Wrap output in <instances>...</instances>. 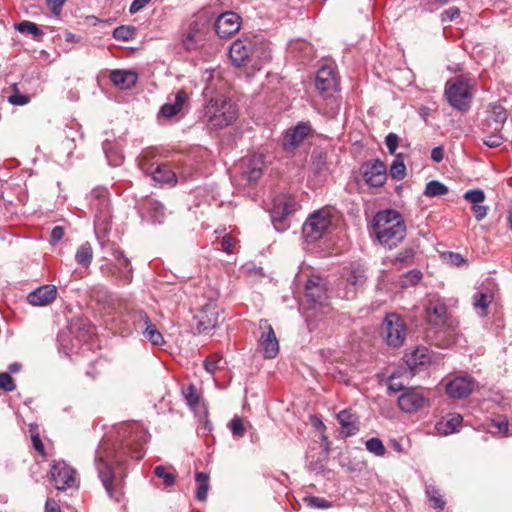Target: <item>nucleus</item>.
<instances>
[{
    "mask_svg": "<svg viewBox=\"0 0 512 512\" xmlns=\"http://www.w3.org/2000/svg\"><path fill=\"white\" fill-rule=\"evenodd\" d=\"M147 432L135 422L122 423L116 428L115 442L103 440L96 451L95 465L98 476L110 498L119 501L121 480L115 476L112 463L119 466L127 458L141 460L144 457L143 444L148 440Z\"/></svg>",
    "mask_w": 512,
    "mask_h": 512,
    "instance_id": "obj_1",
    "label": "nucleus"
},
{
    "mask_svg": "<svg viewBox=\"0 0 512 512\" xmlns=\"http://www.w3.org/2000/svg\"><path fill=\"white\" fill-rule=\"evenodd\" d=\"M207 84L203 96L207 100L204 107V118L207 124L215 129H223L231 125L238 117V108L226 95V82L210 71H205Z\"/></svg>",
    "mask_w": 512,
    "mask_h": 512,
    "instance_id": "obj_2",
    "label": "nucleus"
},
{
    "mask_svg": "<svg viewBox=\"0 0 512 512\" xmlns=\"http://www.w3.org/2000/svg\"><path fill=\"white\" fill-rule=\"evenodd\" d=\"M229 57L236 67L249 66L253 70H260L270 58V48L262 39L243 37L234 41L229 49Z\"/></svg>",
    "mask_w": 512,
    "mask_h": 512,
    "instance_id": "obj_3",
    "label": "nucleus"
},
{
    "mask_svg": "<svg viewBox=\"0 0 512 512\" xmlns=\"http://www.w3.org/2000/svg\"><path fill=\"white\" fill-rule=\"evenodd\" d=\"M373 231L380 244L388 249L397 247L406 236V226L402 216L391 209L376 214Z\"/></svg>",
    "mask_w": 512,
    "mask_h": 512,
    "instance_id": "obj_4",
    "label": "nucleus"
},
{
    "mask_svg": "<svg viewBox=\"0 0 512 512\" xmlns=\"http://www.w3.org/2000/svg\"><path fill=\"white\" fill-rule=\"evenodd\" d=\"M472 87L471 79L465 76H457L446 82L444 94L448 103L454 109L466 112L471 106Z\"/></svg>",
    "mask_w": 512,
    "mask_h": 512,
    "instance_id": "obj_5",
    "label": "nucleus"
},
{
    "mask_svg": "<svg viewBox=\"0 0 512 512\" xmlns=\"http://www.w3.org/2000/svg\"><path fill=\"white\" fill-rule=\"evenodd\" d=\"M315 85L321 96L333 104L330 115L337 114L339 103L334 94L338 91L339 80L336 70L331 65H323L317 71Z\"/></svg>",
    "mask_w": 512,
    "mask_h": 512,
    "instance_id": "obj_6",
    "label": "nucleus"
},
{
    "mask_svg": "<svg viewBox=\"0 0 512 512\" xmlns=\"http://www.w3.org/2000/svg\"><path fill=\"white\" fill-rule=\"evenodd\" d=\"M113 259L101 266L104 275L113 277L123 285H128L133 280V267L130 260L125 256L122 249L115 247L112 249Z\"/></svg>",
    "mask_w": 512,
    "mask_h": 512,
    "instance_id": "obj_7",
    "label": "nucleus"
},
{
    "mask_svg": "<svg viewBox=\"0 0 512 512\" xmlns=\"http://www.w3.org/2000/svg\"><path fill=\"white\" fill-rule=\"evenodd\" d=\"M297 208L298 204L295 198L289 194H280L273 199L270 216L277 231H285L288 228L286 219Z\"/></svg>",
    "mask_w": 512,
    "mask_h": 512,
    "instance_id": "obj_8",
    "label": "nucleus"
},
{
    "mask_svg": "<svg viewBox=\"0 0 512 512\" xmlns=\"http://www.w3.org/2000/svg\"><path fill=\"white\" fill-rule=\"evenodd\" d=\"M90 206L95 211L94 223L97 229L106 230L111 219L108 191L97 187L90 193Z\"/></svg>",
    "mask_w": 512,
    "mask_h": 512,
    "instance_id": "obj_9",
    "label": "nucleus"
},
{
    "mask_svg": "<svg viewBox=\"0 0 512 512\" xmlns=\"http://www.w3.org/2000/svg\"><path fill=\"white\" fill-rule=\"evenodd\" d=\"M331 213L326 209L314 212L303 225V235L308 242L321 239L331 226Z\"/></svg>",
    "mask_w": 512,
    "mask_h": 512,
    "instance_id": "obj_10",
    "label": "nucleus"
},
{
    "mask_svg": "<svg viewBox=\"0 0 512 512\" xmlns=\"http://www.w3.org/2000/svg\"><path fill=\"white\" fill-rule=\"evenodd\" d=\"M381 334L389 346L400 347L406 338L403 319L396 313L387 314L382 323Z\"/></svg>",
    "mask_w": 512,
    "mask_h": 512,
    "instance_id": "obj_11",
    "label": "nucleus"
},
{
    "mask_svg": "<svg viewBox=\"0 0 512 512\" xmlns=\"http://www.w3.org/2000/svg\"><path fill=\"white\" fill-rule=\"evenodd\" d=\"M426 315L429 324L435 326L439 333L447 332L449 336L452 335L457 324L448 316L447 306L443 302H430L426 308Z\"/></svg>",
    "mask_w": 512,
    "mask_h": 512,
    "instance_id": "obj_12",
    "label": "nucleus"
},
{
    "mask_svg": "<svg viewBox=\"0 0 512 512\" xmlns=\"http://www.w3.org/2000/svg\"><path fill=\"white\" fill-rule=\"evenodd\" d=\"M50 481L57 490H66L74 486L76 471L65 461H53L50 469Z\"/></svg>",
    "mask_w": 512,
    "mask_h": 512,
    "instance_id": "obj_13",
    "label": "nucleus"
},
{
    "mask_svg": "<svg viewBox=\"0 0 512 512\" xmlns=\"http://www.w3.org/2000/svg\"><path fill=\"white\" fill-rule=\"evenodd\" d=\"M305 295L307 299L313 304V309L319 306L328 313L330 308L328 307L326 300V285L323 278L320 276H311L305 285Z\"/></svg>",
    "mask_w": 512,
    "mask_h": 512,
    "instance_id": "obj_14",
    "label": "nucleus"
},
{
    "mask_svg": "<svg viewBox=\"0 0 512 512\" xmlns=\"http://www.w3.org/2000/svg\"><path fill=\"white\" fill-rule=\"evenodd\" d=\"M134 325L136 330L140 331L144 338L154 346H162L165 341L162 333L152 323L148 314L144 311H138L134 315Z\"/></svg>",
    "mask_w": 512,
    "mask_h": 512,
    "instance_id": "obj_15",
    "label": "nucleus"
},
{
    "mask_svg": "<svg viewBox=\"0 0 512 512\" xmlns=\"http://www.w3.org/2000/svg\"><path fill=\"white\" fill-rule=\"evenodd\" d=\"M259 329L261 330L259 345L263 350L264 357L269 359L275 358L279 352V343L272 326L268 320L261 319L259 321Z\"/></svg>",
    "mask_w": 512,
    "mask_h": 512,
    "instance_id": "obj_16",
    "label": "nucleus"
},
{
    "mask_svg": "<svg viewBox=\"0 0 512 512\" xmlns=\"http://www.w3.org/2000/svg\"><path fill=\"white\" fill-rule=\"evenodd\" d=\"M363 178L372 187H381L387 179L386 165L379 159L366 162L363 167Z\"/></svg>",
    "mask_w": 512,
    "mask_h": 512,
    "instance_id": "obj_17",
    "label": "nucleus"
},
{
    "mask_svg": "<svg viewBox=\"0 0 512 512\" xmlns=\"http://www.w3.org/2000/svg\"><path fill=\"white\" fill-rule=\"evenodd\" d=\"M199 331L204 332L215 328L218 325L219 310L216 302L209 301L201 307L196 315Z\"/></svg>",
    "mask_w": 512,
    "mask_h": 512,
    "instance_id": "obj_18",
    "label": "nucleus"
},
{
    "mask_svg": "<svg viewBox=\"0 0 512 512\" xmlns=\"http://www.w3.org/2000/svg\"><path fill=\"white\" fill-rule=\"evenodd\" d=\"M240 16L234 12H224L215 21V31L221 38L230 37L240 29Z\"/></svg>",
    "mask_w": 512,
    "mask_h": 512,
    "instance_id": "obj_19",
    "label": "nucleus"
},
{
    "mask_svg": "<svg viewBox=\"0 0 512 512\" xmlns=\"http://www.w3.org/2000/svg\"><path fill=\"white\" fill-rule=\"evenodd\" d=\"M475 387L474 380L469 376H458L446 385V393L455 399L469 396Z\"/></svg>",
    "mask_w": 512,
    "mask_h": 512,
    "instance_id": "obj_20",
    "label": "nucleus"
},
{
    "mask_svg": "<svg viewBox=\"0 0 512 512\" xmlns=\"http://www.w3.org/2000/svg\"><path fill=\"white\" fill-rule=\"evenodd\" d=\"M188 100V93L183 89L178 90L173 98L169 97L168 101L161 106L159 116L167 119L176 116L182 111Z\"/></svg>",
    "mask_w": 512,
    "mask_h": 512,
    "instance_id": "obj_21",
    "label": "nucleus"
},
{
    "mask_svg": "<svg viewBox=\"0 0 512 512\" xmlns=\"http://www.w3.org/2000/svg\"><path fill=\"white\" fill-rule=\"evenodd\" d=\"M57 296V288L54 285H43L31 291L27 295V301L33 306H47Z\"/></svg>",
    "mask_w": 512,
    "mask_h": 512,
    "instance_id": "obj_22",
    "label": "nucleus"
},
{
    "mask_svg": "<svg viewBox=\"0 0 512 512\" xmlns=\"http://www.w3.org/2000/svg\"><path fill=\"white\" fill-rule=\"evenodd\" d=\"M425 397L416 390L406 389L398 398L400 409L406 413H413L421 409L425 404Z\"/></svg>",
    "mask_w": 512,
    "mask_h": 512,
    "instance_id": "obj_23",
    "label": "nucleus"
},
{
    "mask_svg": "<svg viewBox=\"0 0 512 512\" xmlns=\"http://www.w3.org/2000/svg\"><path fill=\"white\" fill-rule=\"evenodd\" d=\"M242 176L250 184L256 183L263 175L264 159L262 155H252L244 162Z\"/></svg>",
    "mask_w": 512,
    "mask_h": 512,
    "instance_id": "obj_24",
    "label": "nucleus"
},
{
    "mask_svg": "<svg viewBox=\"0 0 512 512\" xmlns=\"http://www.w3.org/2000/svg\"><path fill=\"white\" fill-rule=\"evenodd\" d=\"M311 127L307 123H299L294 129L286 132L283 146L286 150L296 148L310 133Z\"/></svg>",
    "mask_w": 512,
    "mask_h": 512,
    "instance_id": "obj_25",
    "label": "nucleus"
},
{
    "mask_svg": "<svg viewBox=\"0 0 512 512\" xmlns=\"http://www.w3.org/2000/svg\"><path fill=\"white\" fill-rule=\"evenodd\" d=\"M337 420L341 425V433L345 437L355 435L359 431L358 416L349 409H344L337 414Z\"/></svg>",
    "mask_w": 512,
    "mask_h": 512,
    "instance_id": "obj_26",
    "label": "nucleus"
},
{
    "mask_svg": "<svg viewBox=\"0 0 512 512\" xmlns=\"http://www.w3.org/2000/svg\"><path fill=\"white\" fill-rule=\"evenodd\" d=\"M110 80L118 88L126 90L136 85L138 75L129 70H113L110 73Z\"/></svg>",
    "mask_w": 512,
    "mask_h": 512,
    "instance_id": "obj_27",
    "label": "nucleus"
},
{
    "mask_svg": "<svg viewBox=\"0 0 512 512\" xmlns=\"http://www.w3.org/2000/svg\"><path fill=\"white\" fill-rule=\"evenodd\" d=\"M463 417L459 413H450L445 419L436 424L439 433L449 435L459 431Z\"/></svg>",
    "mask_w": 512,
    "mask_h": 512,
    "instance_id": "obj_28",
    "label": "nucleus"
},
{
    "mask_svg": "<svg viewBox=\"0 0 512 512\" xmlns=\"http://www.w3.org/2000/svg\"><path fill=\"white\" fill-rule=\"evenodd\" d=\"M154 181L159 183L174 184L176 183V174L167 164H158L151 170Z\"/></svg>",
    "mask_w": 512,
    "mask_h": 512,
    "instance_id": "obj_29",
    "label": "nucleus"
},
{
    "mask_svg": "<svg viewBox=\"0 0 512 512\" xmlns=\"http://www.w3.org/2000/svg\"><path fill=\"white\" fill-rule=\"evenodd\" d=\"M507 119L506 110L502 106H493L490 116L487 118L485 125L491 127L494 123V130L501 131L503 124Z\"/></svg>",
    "mask_w": 512,
    "mask_h": 512,
    "instance_id": "obj_30",
    "label": "nucleus"
},
{
    "mask_svg": "<svg viewBox=\"0 0 512 512\" xmlns=\"http://www.w3.org/2000/svg\"><path fill=\"white\" fill-rule=\"evenodd\" d=\"M474 308L478 311L480 316L487 315V308L493 300V295L490 292L478 291L473 297Z\"/></svg>",
    "mask_w": 512,
    "mask_h": 512,
    "instance_id": "obj_31",
    "label": "nucleus"
},
{
    "mask_svg": "<svg viewBox=\"0 0 512 512\" xmlns=\"http://www.w3.org/2000/svg\"><path fill=\"white\" fill-rule=\"evenodd\" d=\"M347 284L354 288V291L359 289L366 282V275L364 269L360 266H352L347 278Z\"/></svg>",
    "mask_w": 512,
    "mask_h": 512,
    "instance_id": "obj_32",
    "label": "nucleus"
},
{
    "mask_svg": "<svg viewBox=\"0 0 512 512\" xmlns=\"http://www.w3.org/2000/svg\"><path fill=\"white\" fill-rule=\"evenodd\" d=\"M14 28L21 34L31 35L35 40H40L44 35L37 24L27 20L15 23Z\"/></svg>",
    "mask_w": 512,
    "mask_h": 512,
    "instance_id": "obj_33",
    "label": "nucleus"
},
{
    "mask_svg": "<svg viewBox=\"0 0 512 512\" xmlns=\"http://www.w3.org/2000/svg\"><path fill=\"white\" fill-rule=\"evenodd\" d=\"M146 213L152 223H161L165 214L164 206L156 200H148L146 202Z\"/></svg>",
    "mask_w": 512,
    "mask_h": 512,
    "instance_id": "obj_34",
    "label": "nucleus"
},
{
    "mask_svg": "<svg viewBox=\"0 0 512 512\" xmlns=\"http://www.w3.org/2000/svg\"><path fill=\"white\" fill-rule=\"evenodd\" d=\"M75 260L84 268L90 266L93 260V249L90 243L86 242L79 246L75 254Z\"/></svg>",
    "mask_w": 512,
    "mask_h": 512,
    "instance_id": "obj_35",
    "label": "nucleus"
},
{
    "mask_svg": "<svg viewBox=\"0 0 512 512\" xmlns=\"http://www.w3.org/2000/svg\"><path fill=\"white\" fill-rule=\"evenodd\" d=\"M195 481L198 484L196 498L199 501H205L209 490V475L205 472H196Z\"/></svg>",
    "mask_w": 512,
    "mask_h": 512,
    "instance_id": "obj_36",
    "label": "nucleus"
},
{
    "mask_svg": "<svg viewBox=\"0 0 512 512\" xmlns=\"http://www.w3.org/2000/svg\"><path fill=\"white\" fill-rule=\"evenodd\" d=\"M390 176L395 180H402L406 176V166L402 154H397L390 167Z\"/></svg>",
    "mask_w": 512,
    "mask_h": 512,
    "instance_id": "obj_37",
    "label": "nucleus"
},
{
    "mask_svg": "<svg viewBox=\"0 0 512 512\" xmlns=\"http://www.w3.org/2000/svg\"><path fill=\"white\" fill-rule=\"evenodd\" d=\"M449 192V189L443 183L432 180L426 184L424 195L427 197L444 196Z\"/></svg>",
    "mask_w": 512,
    "mask_h": 512,
    "instance_id": "obj_38",
    "label": "nucleus"
},
{
    "mask_svg": "<svg viewBox=\"0 0 512 512\" xmlns=\"http://www.w3.org/2000/svg\"><path fill=\"white\" fill-rule=\"evenodd\" d=\"M182 394L186 400L187 405L192 409L196 410L199 406L200 396L193 384H189L183 388Z\"/></svg>",
    "mask_w": 512,
    "mask_h": 512,
    "instance_id": "obj_39",
    "label": "nucleus"
},
{
    "mask_svg": "<svg viewBox=\"0 0 512 512\" xmlns=\"http://www.w3.org/2000/svg\"><path fill=\"white\" fill-rule=\"evenodd\" d=\"M425 349H416L407 359V364L411 369H415L417 365H425L429 363L430 358L425 354Z\"/></svg>",
    "mask_w": 512,
    "mask_h": 512,
    "instance_id": "obj_40",
    "label": "nucleus"
},
{
    "mask_svg": "<svg viewBox=\"0 0 512 512\" xmlns=\"http://www.w3.org/2000/svg\"><path fill=\"white\" fill-rule=\"evenodd\" d=\"M366 449L378 457H383L386 454V448L381 441V439L377 437L370 438L365 443Z\"/></svg>",
    "mask_w": 512,
    "mask_h": 512,
    "instance_id": "obj_41",
    "label": "nucleus"
},
{
    "mask_svg": "<svg viewBox=\"0 0 512 512\" xmlns=\"http://www.w3.org/2000/svg\"><path fill=\"white\" fill-rule=\"evenodd\" d=\"M136 29L132 26L122 25L113 30V37L116 40L128 41L134 38Z\"/></svg>",
    "mask_w": 512,
    "mask_h": 512,
    "instance_id": "obj_42",
    "label": "nucleus"
},
{
    "mask_svg": "<svg viewBox=\"0 0 512 512\" xmlns=\"http://www.w3.org/2000/svg\"><path fill=\"white\" fill-rule=\"evenodd\" d=\"M154 474L158 478L162 479L167 487L173 486L176 482V475L172 472H169L163 465L156 466L154 469Z\"/></svg>",
    "mask_w": 512,
    "mask_h": 512,
    "instance_id": "obj_43",
    "label": "nucleus"
},
{
    "mask_svg": "<svg viewBox=\"0 0 512 512\" xmlns=\"http://www.w3.org/2000/svg\"><path fill=\"white\" fill-rule=\"evenodd\" d=\"M426 494L432 502L433 506L437 509H443L445 506V501L442 498L440 491L434 485H428L426 487Z\"/></svg>",
    "mask_w": 512,
    "mask_h": 512,
    "instance_id": "obj_44",
    "label": "nucleus"
},
{
    "mask_svg": "<svg viewBox=\"0 0 512 512\" xmlns=\"http://www.w3.org/2000/svg\"><path fill=\"white\" fill-rule=\"evenodd\" d=\"M303 502L306 504L307 507L314 509H328L332 507L331 502L317 496H305L303 498Z\"/></svg>",
    "mask_w": 512,
    "mask_h": 512,
    "instance_id": "obj_45",
    "label": "nucleus"
},
{
    "mask_svg": "<svg viewBox=\"0 0 512 512\" xmlns=\"http://www.w3.org/2000/svg\"><path fill=\"white\" fill-rule=\"evenodd\" d=\"M222 363V357L219 354L214 353L206 358L204 361V367L208 373L214 374L222 367Z\"/></svg>",
    "mask_w": 512,
    "mask_h": 512,
    "instance_id": "obj_46",
    "label": "nucleus"
},
{
    "mask_svg": "<svg viewBox=\"0 0 512 512\" xmlns=\"http://www.w3.org/2000/svg\"><path fill=\"white\" fill-rule=\"evenodd\" d=\"M109 145L108 142H105L103 144V148L107 157V160L111 166L117 167L120 166L123 163L124 157L123 155L114 149H108L107 146Z\"/></svg>",
    "mask_w": 512,
    "mask_h": 512,
    "instance_id": "obj_47",
    "label": "nucleus"
},
{
    "mask_svg": "<svg viewBox=\"0 0 512 512\" xmlns=\"http://www.w3.org/2000/svg\"><path fill=\"white\" fill-rule=\"evenodd\" d=\"M463 198L472 205H475L482 204L485 201L486 196L484 191L481 189H471L464 193Z\"/></svg>",
    "mask_w": 512,
    "mask_h": 512,
    "instance_id": "obj_48",
    "label": "nucleus"
},
{
    "mask_svg": "<svg viewBox=\"0 0 512 512\" xmlns=\"http://www.w3.org/2000/svg\"><path fill=\"white\" fill-rule=\"evenodd\" d=\"M422 273L419 270H411L401 277L402 287L414 286L420 282Z\"/></svg>",
    "mask_w": 512,
    "mask_h": 512,
    "instance_id": "obj_49",
    "label": "nucleus"
},
{
    "mask_svg": "<svg viewBox=\"0 0 512 512\" xmlns=\"http://www.w3.org/2000/svg\"><path fill=\"white\" fill-rule=\"evenodd\" d=\"M483 142L486 146H488L489 148H497L499 146H501L504 142V137L503 135L500 133V131H495L493 129V133L485 136L483 138Z\"/></svg>",
    "mask_w": 512,
    "mask_h": 512,
    "instance_id": "obj_50",
    "label": "nucleus"
},
{
    "mask_svg": "<svg viewBox=\"0 0 512 512\" xmlns=\"http://www.w3.org/2000/svg\"><path fill=\"white\" fill-rule=\"evenodd\" d=\"M229 428L231 430V433L235 437H242L245 433L243 420L239 416L233 417V419L229 423Z\"/></svg>",
    "mask_w": 512,
    "mask_h": 512,
    "instance_id": "obj_51",
    "label": "nucleus"
},
{
    "mask_svg": "<svg viewBox=\"0 0 512 512\" xmlns=\"http://www.w3.org/2000/svg\"><path fill=\"white\" fill-rule=\"evenodd\" d=\"M8 102L15 106H23L30 102V97L19 93V91L15 89L14 93L8 97Z\"/></svg>",
    "mask_w": 512,
    "mask_h": 512,
    "instance_id": "obj_52",
    "label": "nucleus"
},
{
    "mask_svg": "<svg viewBox=\"0 0 512 512\" xmlns=\"http://www.w3.org/2000/svg\"><path fill=\"white\" fill-rule=\"evenodd\" d=\"M16 386L13 382L12 377L9 375V373H0V389L11 392L15 390Z\"/></svg>",
    "mask_w": 512,
    "mask_h": 512,
    "instance_id": "obj_53",
    "label": "nucleus"
},
{
    "mask_svg": "<svg viewBox=\"0 0 512 512\" xmlns=\"http://www.w3.org/2000/svg\"><path fill=\"white\" fill-rule=\"evenodd\" d=\"M471 210L477 221L483 220L488 213L489 207L482 204H475L471 206Z\"/></svg>",
    "mask_w": 512,
    "mask_h": 512,
    "instance_id": "obj_54",
    "label": "nucleus"
},
{
    "mask_svg": "<svg viewBox=\"0 0 512 512\" xmlns=\"http://www.w3.org/2000/svg\"><path fill=\"white\" fill-rule=\"evenodd\" d=\"M398 143H399V137L395 133H389L386 136L385 144L387 146L388 151L391 154H394L395 151L397 150Z\"/></svg>",
    "mask_w": 512,
    "mask_h": 512,
    "instance_id": "obj_55",
    "label": "nucleus"
},
{
    "mask_svg": "<svg viewBox=\"0 0 512 512\" xmlns=\"http://www.w3.org/2000/svg\"><path fill=\"white\" fill-rule=\"evenodd\" d=\"M200 41H202V37L200 35L198 23H195L194 26L191 28L190 32L188 33L185 43L189 45L190 42L198 43Z\"/></svg>",
    "mask_w": 512,
    "mask_h": 512,
    "instance_id": "obj_56",
    "label": "nucleus"
},
{
    "mask_svg": "<svg viewBox=\"0 0 512 512\" xmlns=\"http://www.w3.org/2000/svg\"><path fill=\"white\" fill-rule=\"evenodd\" d=\"M67 0H47V6L53 15L58 16Z\"/></svg>",
    "mask_w": 512,
    "mask_h": 512,
    "instance_id": "obj_57",
    "label": "nucleus"
},
{
    "mask_svg": "<svg viewBox=\"0 0 512 512\" xmlns=\"http://www.w3.org/2000/svg\"><path fill=\"white\" fill-rule=\"evenodd\" d=\"M31 439H32L33 448L39 454H41L42 456H45L46 453H45L44 444L42 443V440H41V438L39 436V433H37V432L32 433Z\"/></svg>",
    "mask_w": 512,
    "mask_h": 512,
    "instance_id": "obj_58",
    "label": "nucleus"
},
{
    "mask_svg": "<svg viewBox=\"0 0 512 512\" xmlns=\"http://www.w3.org/2000/svg\"><path fill=\"white\" fill-rule=\"evenodd\" d=\"M460 15V11L457 7H450L445 10L442 14V21H453Z\"/></svg>",
    "mask_w": 512,
    "mask_h": 512,
    "instance_id": "obj_59",
    "label": "nucleus"
},
{
    "mask_svg": "<svg viewBox=\"0 0 512 512\" xmlns=\"http://www.w3.org/2000/svg\"><path fill=\"white\" fill-rule=\"evenodd\" d=\"M234 246H235V240L231 236L226 235L225 237H223V239L221 241V248L223 251H225L227 253H232Z\"/></svg>",
    "mask_w": 512,
    "mask_h": 512,
    "instance_id": "obj_60",
    "label": "nucleus"
},
{
    "mask_svg": "<svg viewBox=\"0 0 512 512\" xmlns=\"http://www.w3.org/2000/svg\"><path fill=\"white\" fill-rule=\"evenodd\" d=\"M414 253L411 249L400 252L395 258L396 262L410 263L413 260Z\"/></svg>",
    "mask_w": 512,
    "mask_h": 512,
    "instance_id": "obj_61",
    "label": "nucleus"
},
{
    "mask_svg": "<svg viewBox=\"0 0 512 512\" xmlns=\"http://www.w3.org/2000/svg\"><path fill=\"white\" fill-rule=\"evenodd\" d=\"M493 425L497 427L498 432L507 436L508 435V421L506 418H499L493 421Z\"/></svg>",
    "mask_w": 512,
    "mask_h": 512,
    "instance_id": "obj_62",
    "label": "nucleus"
},
{
    "mask_svg": "<svg viewBox=\"0 0 512 512\" xmlns=\"http://www.w3.org/2000/svg\"><path fill=\"white\" fill-rule=\"evenodd\" d=\"M149 2H150V0H133V2L130 5V8H129L130 13L134 14V13L139 12Z\"/></svg>",
    "mask_w": 512,
    "mask_h": 512,
    "instance_id": "obj_63",
    "label": "nucleus"
},
{
    "mask_svg": "<svg viewBox=\"0 0 512 512\" xmlns=\"http://www.w3.org/2000/svg\"><path fill=\"white\" fill-rule=\"evenodd\" d=\"M64 236V230L60 226H55L51 231V242L53 244L59 242Z\"/></svg>",
    "mask_w": 512,
    "mask_h": 512,
    "instance_id": "obj_64",
    "label": "nucleus"
}]
</instances>
